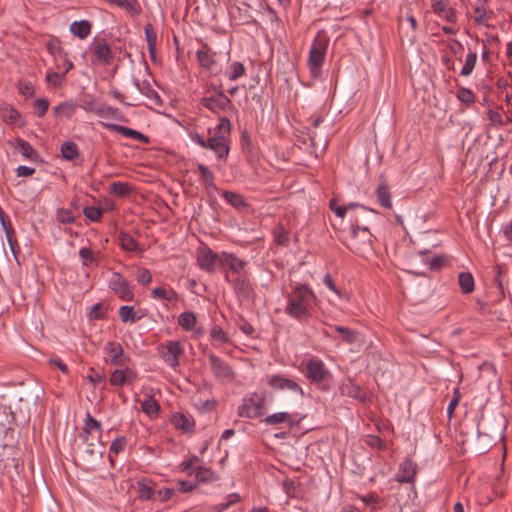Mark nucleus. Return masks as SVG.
<instances>
[{"mask_svg":"<svg viewBox=\"0 0 512 512\" xmlns=\"http://www.w3.org/2000/svg\"><path fill=\"white\" fill-rule=\"evenodd\" d=\"M315 298V294L310 288L298 284L287 295L285 313L299 322H307L311 316L309 306Z\"/></svg>","mask_w":512,"mask_h":512,"instance_id":"f257e3e1","label":"nucleus"},{"mask_svg":"<svg viewBox=\"0 0 512 512\" xmlns=\"http://www.w3.org/2000/svg\"><path fill=\"white\" fill-rule=\"evenodd\" d=\"M329 38L322 31L318 32L308 56V67L312 78L317 79L321 76L322 66L325 60Z\"/></svg>","mask_w":512,"mask_h":512,"instance_id":"f03ea898","label":"nucleus"},{"mask_svg":"<svg viewBox=\"0 0 512 512\" xmlns=\"http://www.w3.org/2000/svg\"><path fill=\"white\" fill-rule=\"evenodd\" d=\"M347 247L354 253L365 256L372 251L371 233L366 227H359L358 220L351 223L350 238Z\"/></svg>","mask_w":512,"mask_h":512,"instance_id":"7ed1b4c3","label":"nucleus"},{"mask_svg":"<svg viewBox=\"0 0 512 512\" xmlns=\"http://www.w3.org/2000/svg\"><path fill=\"white\" fill-rule=\"evenodd\" d=\"M37 396L26 393L18 397L11 405V413L16 425H24L29 422L31 410L36 406Z\"/></svg>","mask_w":512,"mask_h":512,"instance_id":"20e7f679","label":"nucleus"},{"mask_svg":"<svg viewBox=\"0 0 512 512\" xmlns=\"http://www.w3.org/2000/svg\"><path fill=\"white\" fill-rule=\"evenodd\" d=\"M306 377L311 383L321 386L323 390H327L326 382H328L332 375L326 368L324 362L316 357H312L306 362Z\"/></svg>","mask_w":512,"mask_h":512,"instance_id":"39448f33","label":"nucleus"},{"mask_svg":"<svg viewBox=\"0 0 512 512\" xmlns=\"http://www.w3.org/2000/svg\"><path fill=\"white\" fill-rule=\"evenodd\" d=\"M505 422L500 420L493 427L485 420L480 422L477 427L478 440L481 441L484 447H489L504 438Z\"/></svg>","mask_w":512,"mask_h":512,"instance_id":"423d86ee","label":"nucleus"},{"mask_svg":"<svg viewBox=\"0 0 512 512\" xmlns=\"http://www.w3.org/2000/svg\"><path fill=\"white\" fill-rule=\"evenodd\" d=\"M264 401V396L257 393L245 397L242 404L238 407V415L248 419L261 416L263 414Z\"/></svg>","mask_w":512,"mask_h":512,"instance_id":"0eeeda50","label":"nucleus"},{"mask_svg":"<svg viewBox=\"0 0 512 512\" xmlns=\"http://www.w3.org/2000/svg\"><path fill=\"white\" fill-rule=\"evenodd\" d=\"M158 351L163 361L173 369L180 365L179 358L184 354L183 346L178 340H170L166 344L160 345Z\"/></svg>","mask_w":512,"mask_h":512,"instance_id":"6e6552de","label":"nucleus"},{"mask_svg":"<svg viewBox=\"0 0 512 512\" xmlns=\"http://www.w3.org/2000/svg\"><path fill=\"white\" fill-rule=\"evenodd\" d=\"M108 287L122 301L130 302L134 299V292L130 282L125 279L119 272H113L108 282Z\"/></svg>","mask_w":512,"mask_h":512,"instance_id":"1a4fd4ad","label":"nucleus"},{"mask_svg":"<svg viewBox=\"0 0 512 512\" xmlns=\"http://www.w3.org/2000/svg\"><path fill=\"white\" fill-rule=\"evenodd\" d=\"M201 104L214 113L233 109L232 101L220 90L201 99Z\"/></svg>","mask_w":512,"mask_h":512,"instance_id":"9d476101","label":"nucleus"},{"mask_svg":"<svg viewBox=\"0 0 512 512\" xmlns=\"http://www.w3.org/2000/svg\"><path fill=\"white\" fill-rule=\"evenodd\" d=\"M268 384L271 388L276 390L287 389L293 392H298L300 395L304 394L302 388L296 381L282 375H272L268 380Z\"/></svg>","mask_w":512,"mask_h":512,"instance_id":"9b49d317","label":"nucleus"},{"mask_svg":"<svg viewBox=\"0 0 512 512\" xmlns=\"http://www.w3.org/2000/svg\"><path fill=\"white\" fill-rule=\"evenodd\" d=\"M197 260L199 266L208 272H213L216 265L220 266V255L209 248L202 249L198 254Z\"/></svg>","mask_w":512,"mask_h":512,"instance_id":"f8f14e48","label":"nucleus"},{"mask_svg":"<svg viewBox=\"0 0 512 512\" xmlns=\"http://www.w3.org/2000/svg\"><path fill=\"white\" fill-rule=\"evenodd\" d=\"M102 124L105 128L109 129L110 131L117 132V133L121 134L122 136L138 140L144 144H148L150 142V139L147 135H144L141 132L134 130L132 128H129L126 126H121L118 124H113V123H102Z\"/></svg>","mask_w":512,"mask_h":512,"instance_id":"ddd939ff","label":"nucleus"},{"mask_svg":"<svg viewBox=\"0 0 512 512\" xmlns=\"http://www.w3.org/2000/svg\"><path fill=\"white\" fill-rule=\"evenodd\" d=\"M417 465L410 459L401 462L396 474V481L399 483H413L416 476Z\"/></svg>","mask_w":512,"mask_h":512,"instance_id":"4468645a","label":"nucleus"},{"mask_svg":"<svg viewBox=\"0 0 512 512\" xmlns=\"http://www.w3.org/2000/svg\"><path fill=\"white\" fill-rule=\"evenodd\" d=\"M208 360L215 377L220 379H228L232 377L233 371L231 367L218 356L210 354L208 356Z\"/></svg>","mask_w":512,"mask_h":512,"instance_id":"2eb2a0df","label":"nucleus"},{"mask_svg":"<svg viewBox=\"0 0 512 512\" xmlns=\"http://www.w3.org/2000/svg\"><path fill=\"white\" fill-rule=\"evenodd\" d=\"M205 149L214 151L219 159H226L229 153V145L224 135L209 138Z\"/></svg>","mask_w":512,"mask_h":512,"instance_id":"dca6fc26","label":"nucleus"},{"mask_svg":"<svg viewBox=\"0 0 512 512\" xmlns=\"http://www.w3.org/2000/svg\"><path fill=\"white\" fill-rule=\"evenodd\" d=\"M247 262L238 258L233 253L222 252L220 254V266H227L228 269L238 275L242 274Z\"/></svg>","mask_w":512,"mask_h":512,"instance_id":"f3484780","label":"nucleus"},{"mask_svg":"<svg viewBox=\"0 0 512 512\" xmlns=\"http://www.w3.org/2000/svg\"><path fill=\"white\" fill-rule=\"evenodd\" d=\"M233 289L243 299H250L254 295L253 285L244 274L238 275L233 281Z\"/></svg>","mask_w":512,"mask_h":512,"instance_id":"a211bd4d","label":"nucleus"},{"mask_svg":"<svg viewBox=\"0 0 512 512\" xmlns=\"http://www.w3.org/2000/svg\"><path fill=\"white\" fill-rule=\"evenodd\" d=\"M93 53L97 61L103 65L110 64L113 58L112 50L104 39L95 41L93 45Z\"/></svg>","mask_w":512,"mask_h":512,"instance_id":"6ab92c4d","label":"nucleus"},{"mask_svg":"<svg viewBox=\"0 0 512 512\" xmlns=\"http://www.w3.org/2000/svg\"><path fill=\"white\" fill-rule=\"evenodd\" d=\"M342 394L357 399L360 402L368 401L367 393L352 379H347L341 387Z\"/></svg>","mask_w":512,"mask_h":512,"instance_id":"aec40b11","label":"nucleus"},{"mask_svg":"<svg viewBox=\"0 0 512 512\" xmlns=\"http://www.w3.org/2000/svg\"><path fill=\"white\" fill-rule=\"evenodd\" d=\"M5 395H0V431L6 432L11 429L14 419L11 413V405L7 406Z\"/></svg>","mask_w":512,"mask_h":512,"instance_id":"412c9836","label":"nucleus"},{"mask_svg":"<svg viewBox=\"0 0 512 512\" xmlns=\"http://www.w3.org/2000/svg\"><path fill=\"white\" fill-rule=\"evenodd\" d=\"M376 196L378 203L386 209L392 208V199L390 188L383 177H381L380 182L376 188Z\"/></svg>","mask_w":512,"mask_h":512,"instance_id":"4be33fe9","label":"nucleus"},{"mask_svg":"<svg viewBox=\"0 0 512 512\" xmlns=\"http://www.w3.org/2000/svg\"><path fill=\"white\" fill-rule=\"evenodd\" d=\"M107 354L110 356V362L116 366H123V348L119 343L108 342L105 346Z\"/></svg>","mask_w":512,"mask_h":512,"instance_id":"5701e85b","label":"nucleus"},{"mask_svg":"<svg viewBox=\"0 0 512 512\" xmlns=\"http://www.w3.org/2000/svg\"><path fill=\"white\" fill-rule=\"evenodd\" d=\"M14 148L30 161L37 162L40 160L39 153L27 141L23 139L18 138Z\"/></svg>","mask_w":512,"mask_h":512,"instance_id":"b1692460","label":"nucleus"},{"mask_svg":"<svg viewBox=\"0 0 512 512\" xmlns=\"http://www.w3.org/2000/svg\"><path fill=\"white\" fill-rule=\"evenodd\" d=\"M94 113L104 119H113L118 121H124L123 114L117 109L107 104H101L94 110Z\"/></svg>","mask_w":512,"mask_h":512,"instance_id":"393cba45","label":"nucleus"},{"mask_svg":"<svg viewBox=\"0 0 512 512\" xmlns=\"http://www.w3.org/2000/svg\"><path fill=\"white\" fill-rule=\"evenodd\" d=\"M137 493L140 500H151L155 495V490L152 481L146 478L140 479L137 482Z\"/></svg>","mask_w":512,"mask_h":512,"instance_id":"a878e982","label":"nucleus"},{"mask_svg":"<svg viewBox=\"0 0 512 512\" xmlns=\"http://www.w3.org/2000/svg\"><path fill=\"white\" fill-rule=\"evenodd\" d=\"M223 198L237 210L248 208L249 204L246 202L244 197L236 192L225 190L222 193Z\"/></svg>","mask_w":512,"mask_h":512,"instance_id":"bb28decb","label":"nucleus"},{"mask_svg":"<svg viewBox=\"0 0 512 512\" xmlns=\"http://www.w3.org/2000/svg\"><path fill=\"white\" fill-rule=\"evenodd\" d=\"M322 121H323V119L321 117L315 118L312 122V129H309L308 135L310 137L311 145L314 148L321 147L322 149H324L327 146L326 137L324 135L318 137V135L315 131V129L319 126V124Z\"/></svg>","mask_w":512,"mask_h":512,"instance_id":"cd10ccee","label":"nucleus"},{"mask_svg":"<svg viewBox=\"0 0 512 512\" xmlns=\"http://www.w3.org/2000/svg\"><path fill=\"white\" fill-rule=\"evenodd\" d=\"M70 32L80 39H85L91 33V24L87 20L74 21L70 26Z\"/></svg>","mask_w":512,"mask_h":512,"instance_id":"c85d7f7f","label":"nucleus"},{"mask_svg":"<svg viewBox=\"0 0 512 512\" xmlns=\"http://www.w3.org/2000/svg\"><path fill=\"white\" fill-rule=\"evenodd\" d=\"M151 295L154 299L166 300L168 302H177L179 300L178 293L171 288L156 287L152 290Z\"/></svg>","mask_w":512,"mask_h":512,"instance_id":"c756f323","label":"nucleus"},{"mask_svg":"<svg viewBox=\"0 0 512 512\" xmlns=\"http://www.w3.org/2000/svg\"><path fill=\"white\" fill-rule=\"evenodd\" d=\"M85 449L83 451V457L85 460L90 461L95 457H102L103 455V444L97 439L95 443L85 442Z\"/></svg>","mask_w":512,"mask_h":512,"instance_id":"7c9ffc66","label":"nucleus"},{"mask_svg":"<svg viewBox=\"0 0 512 512\" xmlns=\"http://www.w3.org/2000/svg\"><path fill=\"white\" fill-rule=\"evenodd\" d=\"M263 422L267 425L275 426L280 423H287L289 427H292L294 425V422L292 420V417L287 412H278L271 415H268Z\"/></svg>","mask_w":512,"mask_h":512,"instance_id":"2f4dec72","label":"nucleus"},{"mask_svg":"<svg viewBox=\"0 0 512 512\" xmlns=\"http://www.w3.org/2000/svg\"><path fill=\"white\" fill-rule=\"evenodd\" d=\"M97 431L99 435L102 432V426L101 423L96 420L94 417L91 416V414L87 413L85 421H84V429H83V440L84 442H87L89 440L88 435L93 431Z\"/></svg>","mask_w":512,"mask_h":512,"instance_id":"473e14b6","label":"nucleus"},{"mask_svg":"<svg viewBox=\"0 0 512 512\" xmlns=\"http://www.w3.org/2000/svg\"><path fill=\"white\" fill-rule=\"evenodd\" d=\"M196 58L198 63L206 69H211L215 64L213 54L210 52V49L206 45L203 47V49L197 51Z\"/></svg>","mask_w":512,"mask_h":512,"instance_id":"72a5a7b5","label":"nucleus"},{"mask_svg":"<svg viewBox=\"0 0 512 512\" xmlns=\"http://www.w3.org/2000/svg\"><path fill=\"white\" fill-rule=\"evenodd\" d=\"M134 85L142 94H144L150 99H153L155 103H161L160 96L152 88L149 81H143L142 83H140L137 79H135Z\"/></svg>","mask_w":512,"mask_h":512,"instance_id":"f704fd0d","label":"nucleus"},{"mask_svg":"<svg viewBox=\"0 0 512 512\" xmlns=\"http://www.w3.org/2000/svg\"><path fill=\"white\" fill-rule=\"evenodd\" d=\"M61 155L65 160L72 161L76 159L79 156V150L73 141H65L62 143L61 148Z\"/></svg>","mask_w":512,"mask_h":512,"instance_id":"c9c22d12","label":"nucleus"},{"mask_svg":"<svg viewBox=\"0 0 512 512\" xmlns=\"http://www.w3.org/2000/svg\"><path fill=\"white\" fill-rule=\"evenodd\" d=\"M458 283L464 294H469L474 290V278L469 272H461L458 275Z\"/></svg>","mask_w":512,"mask_h":512,"instance_id":"e433bc0d","label":"nucleus"},{"mask_svg":"<svg viewBox=\"0 0 512 512\" xmlns=\"http://www.w3.org/2000/svg\"><path fill=\"white\" fill-rule=\"evenodd\" d=\"M119 243L122 249L128 252H137L140 251V246L138 242L129 234L121 233L119 235Z\"/></svg>","mask_w":512,"mask_h":512,"instance_id":"4c0bfd02","label":"nucleus"},{"mask_svg":"<svg viewBox=\"0 0 512 512\" xmlns=\"http://www.w3.org/2000/svg\"><path fill=\"white\" fill-rule=\"evenodd\" d=\"M118 314L120 320L124 323H135L140 319V317L136 315L134 307L129 305L121 306Z\"/></svg>","mask_w":512,"mask_h":512,"instance_id":"58836bf2","label":"nucleus"},{"mask_svg":"<svg viewBox=\"0 0 512 512\" xmlns=\"http://www.w3.org/2000/svg\"><path fill=\"white\" fill-rule=\"evenodd\" d=\"M142 411L149 417L156 416L160 411L159 403L150 396L141 403Z\"/></svg>","mask_w":512,"mask_h":512,"instance_id":"ea45409f","label":"nucleus"},{"mask_svg":"<svg viewBox=\"0 0 512 512\" xmlns=\"http://www.w3.org/2000/svg\"><path fill=\"white\" fill-rule=\"evenodd\" d=\"M47 50L53 56L55 61H58L59 58H65V51L61 47V42L59 39H51L47 42Z\"/></svg>","mask_w":512,"mask_h":512,"instance_id":"a19ab883","label":"nucleus"},{"mask_svg":"<svg viewBox=\"0 0 512 512\" xmlns=\"http://www.w3.org/2000/svg\"><path fill=\"white\" fill-rule=\"evenodd\" d=\"M178 324L186 331H190L196 324V315L193 312H183L178 318Z\"/></svg>","mask_w":512,"mask_h":512,"instance_id":"79ce46f5","label":"nucleus"},{"mask_svg":"<svg viewBox=\"0 0 512 512\" xmlns=\"http://www.w3.org/2000/svg\"><path fill=\"white\" fill-rule=\"evenodd\" d=\"M173 425L183 431H190L193 428V422H191L184 414L177 413L172 417Z\"/></svg>","mask_w":512,"mask_h":512,"instance_id":"37998d69","label":"nucleus"},{"mask_svg":"<svg viewBox=\"0 0 512 512\" xmlns=\"http://www.w3.org/2000/svg\"><path fill=\"white\" fill-rule=\"evenodd\" d=\"M245 67L241 62L234 61L229 65L228 70L226 71V75L229 80L234 81L244 75Z\"/></svg>","mask_w":512,"mask_h":512,"instance_id":"c03bdc74","label":"nucleus"},{"mask_svg":"<svg viewBox=\"0 0 512 512\" xmlns=\"http://www.w3.org/2000/svg\"><path fill=\"white\" fill-rule=\"evenodd\" d=\"M54 113L57 116L69 119L75 113V105L67 102L61 103L54 107Z\"/></svg>","mask_w":512,"mask_h":512,"instance_id":"a18cd8bd","label":"nucleus"},{"mask_svg":"<svg viewBox=\"0 0 512 512\" xmlns=\"http://www.w3.org/2000/svg\"><path fill=\"white\" fill-rule=\"evenodd\" d=\"M131 192L129 184L124 182H113L110 184V193L116 197H124Z\"/></svg>","mask_w":512,"mask_h":512,"instance_id":"49530a36","label":"nucleus"},{"mask_svg":"<svg viewBox=\"0 0 512 512\" xmlns=\"http://www.w3.org/2000/svg\"><path fill=\"white\" fill-rule=\"evenodd\" d=\"M334 329L341 335L342 340L348 344L354 343L357 339L356 331L348 327L335 326Z\"/></svg>","mask_w":512,"mask_h":512,"instance_id":"de8ad7c7","label":"nucleus"},{"mask_svg":"<svg viewBox=\"0 0 512 512\" xmlns=\"http://www.w3.org/2000/svg\"><path fill=\"white\" fill-rule=\"evenodd\" d=\"M477 61V54L475 52H470L467 54L464 66L462 67V70L460 74L462 76H469L476 64Z\"/></svg>","mask_w":512,"mask_h":512,"instance_id":"09e8293b","label":"nucleus"},{"mask_svg":"<svg viewBox=\"0 0 512 512\" xmlns=\"http://www.w3.org/2000/svg\"><path fill=\"white\" fill-rule=\"evenodd\" d=\"M195 476L200 482H212L217 479V476L211 469L202 467L196 470Z\"/></svg>","mask_w":512,"mask_h":512,"instance_id":"8fccbe9b","label":"nucleus"},{"mask_svg":"<svg viewBox=\"0 0 512 512\" xmlns=\"http://www.w3.org/2000/svg\"><path fill=\"white\" fill-rule=\"evenodd\" d=\"M197 169L201 175V178L205 181L206 185L208 187L215 188L213 173L204 164L201 163L197 165Z\"/></svg>","mask_w":512,"mask_h":512,"instance_id":"3c124183","label":"nucleus"},{"mask_svg":"<svg viewBox=\"0 0 512 512\" xmlns=\"http://www.w3.org/2000/svg\"><path fill=\"white\" fill-rule=\"evenodd\" d=\"M56 218L63 224H71L75 221V216L69 209L60 208L56 211Z\"/></svg>","mask_w":512,"mask_h":512,"instance_id":"603ef678","label":"nucleus"},{"mask_svg":"<svg viewBox=\"0 0 512 512\" xmlns=\"http://www.w3.org/2000/svg\"><path fill=\"white\" fill-rule=\"evenodd\" d=\"M102 210L95 206L84 207L83 214L90 221L98 222L102 217Z\"/></svg>","mask_w":512,"mask_h":512,"instance_id":"864d4df0","label":"nucleus"},{"mask_svg":"<svg viewBox=\"0 0 512 512\" xmlns=\"http://www.w3.org/2000/svg\"><path fill=\"white\" fill-rule=\"evenodd\" d=\"M0 222L2 224V227H3L4 231H5L8 243H9L11 249H13V242H12L13 229L11 227L10 222L6 221L5 213H4V211L2 210L1 207H0Z\"/></svg>","mask_w":512,"mask_h":512,"instance_id":"5fc2aeb1","label":"nucleus"},{"mask_svg":"<svg viewBox=\"0 0 512 512\" xmlns=\"http://www.w3.org/2000/svg\"><path fill=\"white\" fill-rule=\"evenodd\" d=\"M210 336L216 342H219V343H226V342H228V337H227L226 333L218 325H214L211 328Z\"/></svg>","mask_w":512,"mask_h":512,"instance_id":"6e6d98bb","label":"nucleus"},{"mask_svg":"<svg viewBox=\"0 0 512 512\" xmlns=\"http://www.w3.org/2000/svg\"><path fill=\"white\" fill-rule=\"evenodd\" d=\"M365 443L371 448H377L379 450H386L387 446L383 440L376 435H368L365 438Z\"/></svg>","mask_w":512,"mask_h":512,"instance_id":"4d7b16f0","label":"nucleus"},{"mask_svg":"<svg viewBox=\"0 0 512 512\" xmlns=\"http://www.w3.org/2000/svg\"><path fill=\"white\" fill-rule=\"evenodd\" d=\"M126 373L123 370H114L110 376V383L114 386H122L127 380Z\"/></svg>","mask_w":512,"mask_h":512,"instance_id":"13d9d810","label":"nucleus"},{"mask_svg":"<svg viewBox=\"0 0 512 512\" xmlns=\"http://www.w3.org/2000/svg\"><path fill=\"white\" fill-rule=\"evenodd\" d=\"M34 108L37 116L43 117L49 108V101L45 98L36 99L34 102Z\"/></svg>","mask_w":512,"mask_h":512,"instance_id":"bf43d9fd","label":"nucleus"},{"mask_svg":"<svg viewBox=\"0 0 512 512\" xmlns=\"http://www.w3.org/2000/svg\"><path fill=\"white\" fill-rule=\"evenodd\" d=\"M144 33H145V38H146V41H147V45H156L157 33H156L155 28L153 27V25L151 23H147L144 26Z\"/></svg>","mask_w":512,"mask_h":512,"instance_id":"052dcab7","label":"nucleus"},{"mask_svg":"<svg viewBox=\"0 0 512 512\" xmlns=\"http://www.w3.org/2000/svg\"><path fill=\"white\" fill-rule=\"evenodd\" d=\"M275 242L281 246H287L289 243L288 232L282 226H279L275 231Z\"/></svg>","mask_w":512,"mask_h":512,"instance_id":"680f3d73","label":"nucleus"},{"mask_svg":"<svg viewBox=\"0 0 512 512\" xmlns=\"http://www.w3.org/2000/svg\"><path fill=\"white\" fill-rule=\"evenodd\" d=\"M230 129H231V123H230L229 119L226 117L220 118V122L216 127L217 134H218L217 136L224 135V137H226V135H229Z\"/></svg>","mask_w":512,"mask_h":512,"instance_id":"e2e57ef3","label":"nucleus"},{"mask_svg":"<svg viewBox=\"0 0 512 512\" xmlns=\"http://www.w3.org/2000/svg\"><path fill=\"white\" fill-rule=\"evenodd\" d=\"M136 280L142 285H148L152 281V275L147 268H140L137 271Z\"/></svg>","mask_w":512,"mask_h":512,"instance_id":"0e129e2a","label":"nucleus"},{"mask_svg":"<svg viewBox=\"0 0 512 512\" xmlns=\"http://www.w3.org/2000/svg\"><path fill=\"white\" fill-rule=\"evenodd\" d=\"M457 98L466 104H471L474 102V95L470 89L460 88L457 92Z\"/></svg>","mask_w":512,"mask_h":512,"instance_id":"69168bd1","label":"nucleus"},{"mask_svg":"<svg viewBox=\"0 0 512 512\" xmlns=\"http://www.w3.org/2000/svg\"><path fill=\"white\" fill-rule=\"evenodd\" d=\"M89 319H103L105 317L104 307L101 303H97L92 306L90 312L88 313Z\"/></svg>","mask_w":512,"mask_h":512,"instance_id":"338daca9","label":"nucleus"},{"mask_svg":"<svg viewBox=\"0 0 512 512\" xmlns=\"http://www.w3.org/2000/svg\"><path fill=\"white\" fill-rule=\"evenodd\" d=\"M126 444L127 441L124 437L116 438L110 445V452L113 454H118L124 450Z\"/></svg>","mask_w":512,"mask_h":512,"instance_id":"774afa93","label":"nucleus"}]
</instances>
